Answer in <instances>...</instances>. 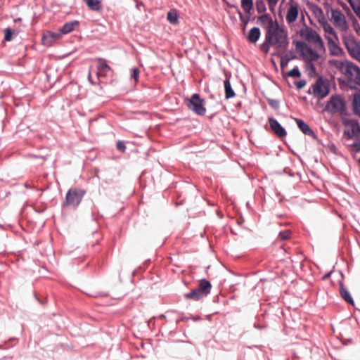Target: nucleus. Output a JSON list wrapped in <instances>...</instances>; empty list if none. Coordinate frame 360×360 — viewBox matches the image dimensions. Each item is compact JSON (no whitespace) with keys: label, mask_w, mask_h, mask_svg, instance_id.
Segmentation results:
<instances>
[{"label":"nucleus","mask_w":360,"mask_h":360,"mask_svg":"<svg viewBox=\"0 0 360 360\" xmlns=\"http://www.w3.org/2000/svg\"><path fill=\"white\" fill-rule=\"evenodd\" d=\"M265 37L267 41L278 47H283L287 44V34L276 22H269Z\"/></svg>","instance_id":"obj_1"},{"label":"nucleus","mask_w":360,"mask_h":360,"mask_svg":"<svg viewBox=\"0 0 360 360\" xmlns=\"http://www.w3.org/2000/svg\"><path fill=\"white\" fill-rule=\"evenodd\" d=\"M330 63L338 68H345V73L351 81L360 86V68L351 61L330 60Z\"/></svg>","instance_id":"obj_2"},{"label":"nucleus","mask_w":360,"mask_h":360,"mask_svg":"<svg viewBox=\"0 0 360 360\" xmlns=\"http://www.w3.org/2000/svg\"><path fill=\"white\" fill-rule=\"evenodd\" d=\"M342 42L349 56L360 63V41H356L352 34H344Z\"/></svg>","instance_id":"obj_3"},{"label":"nucleus","mask_w":360,"mask_h":360,"mask_svg":"<svg viewBox=\"0 0 360 360\" xmlns=\"http://www.w3.org/2000/svg\"><path fill=\"white\" fill-rule=\"evenodd\" d=\"M330 92L329 84L327 79L319 77L310 86L308 93L313 94L318 99H322L327 96Z\"/></svg>","instance_id":"obj_4"},{"label":"nucleus","mask_w":360,"mask_h":360,"mask_svg":"<svg viewBox=\"0 0 360 360\" xmlns=\"http://www.w3.org/2000/svg\"><path fill=\"white\" fill-rule=\"evenodd\" d=\"M325 110L330 114H342L346 110L345 101L340 96H332L327 102Z\"/></svg>","instance_id":"obj_5"},{"label":"nucleus","mask_w":360,"mask_h":360,"mask_svg":"<svg viewBox=\"0 0 360 360\" xmlns=\"http://www.w3.org/2000/svg\"><path fill=\"white\" fill-rule=\"evenodd\" d=\"M296 48L300 53L302 58L309 63L316 62L320 58V55L316 50L303 41H297Z\"/></svg>","instance_id":"obj_6"},{"label":"nucleus","mask_w":360,"mask_h":360,"mask_svg":"<svg viewBox=\"0 0 360 360\" xmlns=\"http://www.w3.org/2000/svg\"><path fill=\"white\" fill-rule=\"evenodd\" d=\"M300 35L303 39L316 45L318 49H324V43L321 37L311 27H306L305 28L302 29L300 31Z\"/></svg>","instance_id":"obj_7"},{"label":"nucleus","mask_w":360,"mask_h":360,"mask_svg":"<svg viewBox=\"0 0 360 360\" xmlns=\"http://www.w3.org/2000/svg\"><path fill=\"white\" fill-rule=\"evenodd\" d=\"M331 13V21L333 25L340 31L347 32L349 29V24L346 17L339 9L330 8Z\"/></svg>","instance_id":"obj_8"},{"label":"nucleus","mask_w":360,"mask_h":360,"mask_svg":"<svg viewBox=\"0 0 360 360\" xmlns=\"http://www.w3.org/2000/svg\"><path fill=\"white\" fill-rule=\"evenodd\" d=\"M342 123L345 127L344 133L349 139L360 137V125L357 121L353 119L345 118Z\"/></svg>","instance_id":"obj_9"},{"label":"nucleus","mask_w":360,"mask_h":360,"mask_svg":"<svg viewBox=\"0 0 360 360\" xmlns=\"http://www.w3.org/2000/svg\"><path fill=\"white\" fill-rule=\"evenodd\" d=\"M83 195L84 192L81 190H69L66 194L64 206H72L74 207H77L80 203Z\"/></svg>","instance_id":"obj_10"},{"label":"nucleus","mask_w":360,"mask_h":360,"mask_svg":"<svg viewBox=\"0 0 360 360\" xmlns=\"http://www.w3.org/2000/svg\"><path fill=\"white\" fill-rule=\"evenodd\" d=\"M189 109L195 112L196 114L203 115L206 109L204 107V100L201 99L198 94H193L188 103Z\"/></svg>","instance_id":"obj_11"},{"label":"nucleus","mask_w":360,"mask_h":360,"mask_svg":"<svg viewBox=\"0 0 360 360\" xmlns=\"http://www.w3.org/2000/svg\"><path fill=\"white\" fill-rule=\"evenodd\" d=\"M299 15L298 4L296 2H292L289 4L285 15V20L289 23H293L297 19Z\"/></svg>","instance_id":"obj_12"},{"label":"nucleus","mask_w":360,"mask_h":360,"mask_svg":"<svg viewBox=\"0 0 360 360\" xmlns=\"http://www.w3.org/2000/svg\"><path fill=\"white\" fill-rule=\"evenodd\" d=\"M269 123L271 130L279 138H283L286 136L287 133L285 129L278 123L274 118L269 117Z\"/></svg>","instance_id":"obj_13"},{"label":"nucleus","mask_w":360,"mask_h":360,"mask_svg":"<svg viewBox=\"0 0 360 360\" xmlns=\"http://www.w3.org/2000/svg\"><path fill=\"white\" fill-rule=\"evenodd\" d=\"M320 25L322 27L324 31V37L327 41L332 39H338V37L336 31L332 27V25L328 22V20L321 23Z\"/></svg>","instance_id":"obj_14"},{"label":"nucleus","mask_w":360,"mask_h":360,"mask_svg":"<svg viewBox=\"0 0 360 360\" xmlns=\"http://www.w3.org/2000/svg\"><path fill=\"white\" fill-rule=\"evenodd\" d=\"M61 34L58 32H53L48 31L44 34L42 37V43L46 46H51L55 41L58 40L61 37Z\"/></svg>","instance_id":"obj_15"},{"label":"nucleus","mask_w":360,"mask_h":360,"mask_svg":"<svg viewBox=\"0 0 360 360\" xmlns=\"http://www.w3.org/2000/svg\"><path fill=\"white\" fill-rule=\"evenodd\" d=\"M330 54L335 56H340L344 53L343 49L340 46L338 39H332L328 41Z\"/></svg>","instance_id":"obj_16"},{"label":"nucleus","mask_w":360,"mask_h":360,"mask_svg":"<svg viewBox=\"0 0 360 360\" xmlns=\"http://www.w3.org/2000/svg\"><path fill=\"white\" fill-rule=\"evenodd\" d=\"M295 121L297 123L298 128L303 134L311 136L314 139H317L316 135L305 122L298 118H295Z\"/></svg>","instance_id":"obj_17"},{"label":"nucleus","mask_w":360,"mask_h":360,"mask_svg":"<svg viewBox=\"0 0 360 360\" xmlns=\"http://www.w3.org/2000/svg\"><path fill=\"white\" fill-rule=\"evenodd\" d=\"M312 11H313L315 18L316 19V20L318 21L319 25H321V23L324 22L327 20V19L324 15L323 9L321 7H319V6H314L312 7Z\"/></svg>","instance_id":"obj_18"},{"label":"nucleus","mask_w":360,"mask_h":360,"mask_svg":"<svg viewBox=\"0 0 360 360\" xmlns=\"http://www.w3.org/2000/svg\"><path fill=\"white\" fill-rule=\"evenodd\" d=\"M211 287H212V285H211L210 283L208 281L204 279V280H201L200 281V284H199V285H198V287L197 288L205 297L208 294H210V290H211Z\"/></svg>","instance_id":"obj_19"},{"label":"nucleus","mask_w":360,"mask_h":360,"mask_svg":"<svg viewBox=\"0 0 360 360\" xmlns=\"http://www.w3.org/2000/svg\"><path fill=\"white\" fill-rule=\"evenodd\" d=\"M340 293L342 298L347 302L354 305V300L349 292L345 288L342 283L340 285Z\"/></svg>","instance_id":"obj_20"},{"label":"nucleus","mask_w":360,"mask_h":360,"mask_svg":"<svg viewBox=\"0 0 360 360\" xmlns=\"http://www.w3.org/2000/svg\"><path fill=\"white\" fill-rule=\"evenodd\" d=\"M184 297L187 300H193L197 301L202 299L205 296L198 288H195L191 292L185 294Z\"/></svg>","instance_id":"obj_21"},{"label":"nucleus","mask_w":360,"mask_h":360,"mask_svg":"<svg viewBox=\"0 0 360 360\" xmlns=\"http://www.w3.org/2000/svg\"><path fill=\"white\" fill-rule=\"evenodd\" d=\"M78 25H79V22L77 20L66 22L61 27V29L60 30L59 32H60L61 35L68 34V33L72 32L75 29V26H77Z\"/></svg>","instance_id":"obj_22"},{"label":"nucleus","mask_w":360,"mask_h":360,"mask_svg":"<svg viewBox=\"0 0 360 360\" xmlns=\"http://www.w3.org/2000/svg\"><path fill=\"white\" fill-rule=\"evenodd\" d=\"M260 37V30L258 27L252 28L248 34V39L252 43H255L258 41Z\"/></svg>","instance_id":"obj_23"},{"label":"nucleus","mask_w":360,"mask_h":360,"mask_svg":"<svg viewBox=\"0 0 360 360\" xmlns=\"http://www.w3.org/2000/svg\"><path fill=\"white\" fill-rule=\"evenodd\" d=\"M98 70L100 75H106L110 70V68L103 59L99 58L98 59Z\"/></svg>","instance_id":"obj_24"},{"label":"nucleus","mask_w":360,"mask_h":360,"mask_svg":"<svg viewBox=\"0 0 360 360\" xmlns=\"http://www.w3.org/2000/svg\"><path fill=\"white\" fill-rule=\"evenodd\" d=\"M225 89V97L226 99L233 98L235 96V92L233 90L229 79H227L224 82Z\"/></svg>","instance_id":"obj_25"},{"label":"nucleus","mask_w":360,"mask_h":360,"mask_svg":"<svg viewBox=\"0 0 360 360\" xmlns=\"http://www.w3.org/2000/svg\"><path fill=\"white\" fill-rule=\"evenodd\" d=\"M353 108L354 113L360 117V91L354 96Z\"/></svg>","instance_id":"obj_26"},{"label":"nucleus","mask_w":360,"mask_h":360,"mask_svg":"<svg viewBox=\"0 0 360 360\" xmlns=\"http://www.w3.org/2000/svg\"><path fill=\"white\" fill-rule=\"evenodd\" d=\"M88 7L93 11L101 9V2L98 0H84Z\"/></svg>","instance_id":"obj_27"},{"label":"nucleus","mask_w":360,"mask_h":360,"mask_svg":"<svg viewBox=\"0 0 360 360\" xmlns=\"http://www.w3.org/2000/svg\"><path fill=\"white\" fill-rule=\"evenodd\" d=\"M349 4L355 14L360 18V0H349Z\"/></svg>","instance_id":"obj_28"},{"label":"nucleus","mask_w":360,"mask_h":360,"mask_svg":"<svg viewBox=\"0 0 360 360\" xmlns=\"http://www.w3.org/2000/svg\"><path fill=\"white\" fill-rule=\"evenodd\" d=\"M241 6L243 10L249 13L253 7V1L252 0H241Z\"/></svg>","instance_id":"obj_29"},{"label":"nucleus","mask_w":360,"mask_h":360,"mask_svg":"<svg viewBox=\"0 0 360 360\" xmlns=\"http://www.w3.org/2000/svg\"><path fill=\"white\" fill-rule=\"evenodd\" d=\"M287 75L290 77H300L301 76V73L298 67H295L287 73Z\"/></svg>","instance_id":"obj_30"},{"label":"nucleus","mask_w":360,"mask_h":360,"mask_svg":"<svg viewBox=\"0 0 360 360\" xmlns=\"http://www.w3.org/2000/svg\"><path fill=\"white\" fill-rule=\"evenodd\" d=\"M167 20L172 24H176L178 22L177 15L174 12H169L167 14Z\"/></svg>","instance_id":"obj_31"},{"label":"nucleus","mask_w":360,"mask_h":360,"mask_svg":"<svg viewBox=\"0 0 360 360\" xmlns=\"http://www.w3.org/2000/svg\"><path fill=\"white\" fill-rule=\"evenodd\" d=\"M257 10L259 13H262L265 11L266 6L263 0L257 1L256 2Z\"/></svg>","instance_id":"obj_32"},{"label":"nucleus","mask_w":360,"mask_h":360,"mask_svg":"<svg viewBox=\"0 0 360 360\" xmlns=\"http://www.w3.org/2000/svg\"><path fill=\"white\" fill-rule=\"evenodd\" d=\"M271 45V44H270V42L266 41V37H265L264 42L260 45V49L265 53H267L268 51H269V47Z\"/></svg>","instance_id":"obj_33"},{"label":"nucleus","mask_w":360,"mask_h":360,"mask_svg":"<svg viewBox=\"0 0 360 360\" xmlns=\"http://www.w3.org/2000/svg\"><path fill=\"white\" fill-rule=\"evenodd\" d=\"M139 73H140V71H139V68H133L131 70V78H134V80L136 82H137L139 79Z\"/></svg>","instance_id":"obj_34"},{"label":"nucleus","mask_w":360,"mask_h":360,"mask_svg":"<svg viewBox=\"0 0 360 360\" xmlns=\"http://www.w3.org/2000/svg\"><path fill=\"white\" fill-rule=\"evenodd\" d=\"M4 32H5V39L6 41H11L12 39V34H13L12 30L10 28H6Z\"/></svg>","instance_id":"obj_35"},{"label":"nucleus","mask_w":360,"mask_h":360,"mask_svg":"<svg viewBox=\"0 0 360 360\" xmlns=\"http://www.w3.org/2000/svg\"><path fill=\"white\" fill-rule=\"evenodd\" d=\"M290 235V232L289 231H285L279 233V237L282 240H287L288 238H289Z\"/></svg>","instance_id":"obj_36"},{"label":"nucleus","mask_w":360,"mask_h":360,"mask_svg":"<svg viewBox=\"0 0 360 360\" xmlns=\"http://www.w3.org/2000/svg\"><path fill=\"white\" fill-rule=\"evenodd\" d=\"M354 29L356 33L360 36V25L356 20H354L353 22Z\"/></svg>","instance_id":"obj_37"},{"label":"nucleus","mask_w":360,"mask_h":360,"mask_svg":"<svg viewBox=\"0 0 360 360\" xmlns=\"http://www.w3.org/2000/svg\"><path fill=\"white\" fill-rule=\"evenodd\" d=\"M117 148L120 151H124L125 149L124 143L122 141H118L117 143Z\"/></svg>","instance_id":"obj_38"},{"label":"nucleus","mask_w":360,"mask_h":360,"mask_svg":"<svg viewBox=\"0 0 360 360\" xmlns=\"http://www.w3.org/2000/svg\"><path fill=\"white\" fill-rule=\"evenodd\" d=\"M341 6L342 8L347 12V15H351L352 17H353V15L351 11L349 10V7L347 6V4H341Z\"/></svg>","instance_id":"obj_39"},{"label":"nucleus","mask_w":360,"mask_h":360,"mask_svg":"<svg viewBox=\"0 0 360 360\" xmlns=\"http://www.w3.org/2000/svg\"><path fill=\"white\" fill-rule=\"evenodd\" d=\"M305 85H306V82H305V80H300V82H297V83H296V86H297L298 89H302V88H303Z\"/></svg>","instance_id":"obj_40"},{"label":"nucleus","mask_w":360,"mask_h":360,"mask_svg":"<svg viewBox=\"0 0 360 360\" xmlns=\"http://www.w3.org/2000/svg\"><path fill=\"white\" fill-rule=\"evenodd\" d=\"M270 8L274 7L278 0H266Z\"/></svg>","instance_id":"obj_41"},{"label":"nucleus","mask_w":360,"mask_h":360,"mask_svg":"<svg viewBox=\"0 0 360 360\" xmlns=\"http://www.w3.org/2000/svg\"><path fill=\"white\" fill-rule=\"evenodd\" d=\"M329 275H330V274H326V275L324 276V278H328V277L329 276Z\"/></svg>","instance_id":"obj_42"},{"label":"nucleus","mask_w":360,"mask_h":360,"mask_svg":"<svg viewBox=\"0 0 360 360\" xmlns=\"http://www.w3.org/2000/svg\"><path fill=\"white\" fill-rule=\"evenodd\" d=\"M323 1L326 2V4H328V2H327L328 0H326V1L323 0Z\"/></svg>","instance_id":"obj_43"},{"label":"nucleus","mask_w":360,"mask_h":360,"mask_svg":"<svg viewBox=\"0 0 360 360\" xmlns=\"http://www.w3.org/2000/svg\"><path fill=\"white\" fill-rule=\"evenodd\" d=\"M359 164H360V158L359 159Z\"/></svg>","instance_id":"obj_44"},{"label":"nucleus","mask_w":360,"mask_h":360,"mask_svg":"<svg viewBox=\"0 0 360 360\" xmlns=\"http://www.w3.org/2000/svg\"><path fill=\"white\" fill-rule=\"evenodd\" d=\"M348 2H349V0H347Z\"/></svg>","instance_id":"obj_45"}]
</instances>
